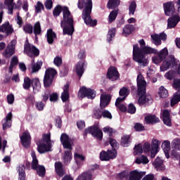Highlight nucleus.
Returning <instances> with one entry per match:
<instances>
[{
  "mask_svg": "<svg viewBox=\"0 0 180 180\" xmlns=\"http://www.w3.org/2000/svg\"><path fill=\"white\" fill-rule=\"evenodd\" d=\"M62 11L63 20L60 22V26L63 29V33L68 34V36H72V33H74V18L71 15L68 7L64 6L63 8L61 6H57L53 9V16H60Z\"/></svg>",
  "mask_w": 180,
  "mask_h": 180,
  "instance_id": "f257e3e1",
  "label": "nucleus"
},
{
  "mask_svg": "<svg viewBox=\"0 0 180 180\" xmlns=\"http://www.w3.org/2000/svg\"><path fill=\"white\" fill-rule=\"evenodd\" d=\"M168 49L164 48L160 51L158 53V55L152 57V61L153 64H161L160 65V71L164 72L165 71H167L169 68H174L175 67V64H176V60H175V57L174 56H170L168 57Z\"/></svg>",
  "mask_w": 180,
  "mask_h": 180,
  "instance_id": "f03ea898",
  "label": "nucleus"
},
{
  "mask_svg": "<svg viewBox=\"0 0 180 180\" xmlns=\"http://www.w3.org/2000/svg\"><path fill=\"white\" fill-rule=\"evenodd\" d=\"M140 49L139 45L134 44L133 48V60L138 63L141 67H146L148 59L146 58V54H158L157 49L146 46Z\"/></svg>",
  "mask_w": 180,
  "mask_h": 180,
  "instance_id": "7ed1b4c3",
  "label": "nucleus"
},
{
  "mask_svg": "<svg viewBox=\"0 0 180 180\" xmlns=\"http://www.w3.org/2000/svg\"><path fill=\"white\" fill-rule=\"evenodd\" d=\"M138 86V94L141 95L138 100V103L141 106L151 101V96H146V88H147V82L144 79V77L141 73H139L136 79Z\"/></svg>",
  "mask_w": 180,
  "mask_h": 180,
  "instance_id": "20e7f679",
  "label": "nucleus"
},
{
  "mask_svg": "<svg viewBox=\"0 0 180 180\" xmlns=\"http://www.w3.org/2000/svg\"><path fill=\"white\" fill-rule=\"evenodd\" d=\"M84 9L82 13V19L87 26H91V0H79L77 7Z\"/></svg>",
  "mask_w": 180,
  "mask_h": 180,
  "instance_id": "39448f33",
  "label": "nucleus"
},
{
  "mask_svg": "<svg viewBox=\"0 0 180 180\" xmlns=\"http://www.w3.org/2000/svg\"><path fill=\"white\" fill-rule=\"evenodd\" d=\"M50 134H45L42 136V141L37 143V151L39 154H44L48 151H51V140Z\"/></svg>",
  "mask_w": 180,
  "mask_h": 180,
  "instance_id": "423d86ee",
  "label": "nucleus"
},
{
  "mask_svg": "<svg viewBox=\"0 0 180 180\" xmlns=\"http://www.w3.org/2000/svg\"><path fill=\"white\" fill-rule=\"evenodd\" d=\"M31 157L32 158V169H36L37 173L39 176H44L46 174V168H44V166L39 165V160L36 157V153H34V151H32L31 153Z\"/></svg>",
  "mask_w": 180,
  "mask_h": 180,
  "instance_id": "0eeeda50",
  "label": "nucleus"
},
{
  "mask_svg": "<svg viewBox=\"0 0 180 180\" xmlns=\"http://www.w3.org/2000/svg\"><path fill=\"white\" fill-rule=\"evenodd\" d=\"M56 74H57V71L54 68H49L46 70L44 77V86L47 88L51 85Z\"/></svg>",
  "mask_w": 180,
  "mask_h": 180,
  "instance_id": "6e6552de",
  "label": "nucleus"
},
{
  "mask_svg": "<svg viewBox=\"0 0 180 180\" xmlns=\"http://www.w3.org/2000/svg\"><path fill=\"white\" fill-rule=\"evenodd\" d=\"M24 53H26L29 57H37L40 52L34 46L30 44H25L24 46Z\"/></svg>",
  "mask_w": 180,
  "mask_h": 180,
  "instance_id": "1a4fd4ad",
  "label": "nucleus"
},
{
  "mask_svg": "<svg viewBox=\"0 0 180 180\" xmlns=\"http://www.w3.org/2000/svg\"><path fill=\"white\" fill-rule=\"evenodd\" d=\"M116 150L113 149L112 150H108V152L102 151L100 153V160L101 161H109V160H112V158H116L117 155Z\"/></svg>",
  "mask_w": 180,
  "mask_h": 180,
  "instance_id": "9d476101",
  "label": "nucleus"
},
{
  "mask_svg": "<svg viewBox=\"0 0 180 180\" xmlns=\"http://www.w3.org/2000/svg\"><path fill=\"white\" fill-rule=\"evenodd\" d=\"M16 46V40H12L7 46L5 51L3 53V56L6 58H9L15 54V46Z\"/></svg>",
  "mask_w": 180,
  "mask_h": 180,
  "instance_id": "9b49d317",
  "label": "nucleus"
},
{
  "mask_svg": "<svg viewBox=\"0 0 180 180\" xmlns=\"http://www.w3.org/2000/svg\"><path fill=\"white\" fill-rule=\"evenodd\" d=\"M60 141L63 146V148L68 150H72V141L67 135V134H62L60 136Z\"/></svg>",
  "mask_w": 180,
  "mask_h": 180,
  "instance_id": "f8f14e48",
  "label": "nucleus"
},
{
  "mask_svg": "<svg viewBox=\"0 0 180 180\" xmlns=\"http://www.w3.org/2000/svg\"><path fill=\"white\" fill-rule=\"evenodd\" d=\"M160 146L161 142L158 139H153L151 141V158H154L158 151H160Z\"/></svg>",
  "mask_w": 180,
  "mask_h": 180,
  "instance_id": "ddd939ff",
  "label": "nucleus"
},
{
  "mask_svg": "<svg viewBox=\"0 0 180 180\" xmlns=\"http://www.w3.org/2000/svg\"><path fill=\"white\" fill-rule=\"evenodd\" d=\"M0 32L6 34V36H10L13 33V27L7 21L0 26Z\"/></svg>",
  "mask_w": 180,
  "mask_h": 180,
  "instance_id": "4468645a",
  "label": "nucleus"
},
{
  "mask_svg": "<svg viewBox=\"0 0 180 180\" xmlns=\"http://www.w3.org/2000/svg\"><path fill=\"white\" fill-rule=\"evenodd\" d=\"M110 99H112V96L110 94H103L101 95L100 98V107L101 109L106 108L109 103H110Z\"/></svg>",
  "mask_w": 180,
  "mask_h": 180,
  "instance_id": "2eb2a0df",
  "label": "nucleus"
},
{
  "mask_svg": "<svg viewBox=\"0 0 180 180\" xmlns=\"http://www.w3.org/2000/svg\"><path fill=\"white\" fill-rule=\"evenodd\" d=\"M107 77L110 81H117L119 79V72L115 67L110 68L108 69Z\"/></svg>",
  "mask_w": 180,
  "mask_h": 180,
  "instance_id": "dca6fc26",
  "label": "nucleus"
},
{
  "mask_svg": "<svg viewBox=\"0 0 180 180\" xmlns=\"http://www.w3.org/2000/svg\"><path fill=\"white\" fill-rule=\"evenodd\" d=\"M78 98L79 99H83V98L91 99V89H88L86 86L81 87L78 92Z\"/></svg>",
  "mask_w": 180,
  "mask_h": 180,
  "instance_id": "f3484780",
  "label": "nucleus"
},
{
  "mask_svg": "<svg viewBox=\"0 0 180 180\" xmlns=\"http://www.w3.org/2000/svg\"><path fill=\"white\" fill-rule=\"evenodd\" d=\"M20 140L23 147L27 148V147L30 146V134L29 133V131H24L22 133V135L20 136Z\"/></svg>",
  "mask_w": 180,
  "mask_h": 180,
  "instance_id": "a211bd4d",
  "label": "nucleus"
},
{
  "mask_svg": "<svg viewBox=\"0 0 180 180\" xmlns=\"http://www.w3.org/2000/svg\"><path fill=\"white\" fill-rule=\"evenodd\" d=\"M165 13L167 16H171L175 13V4L173 2H169L164 4Z\"/></svg>",
  "mask_w": 180,
  "mask_h": 180,
  "instance_id": "6ab92c4d",
  "label": "nucleus"
},
{
  "mask_svg": "<svg viewBox=\"0 0 180 180\" xmlns=\"http://www.w3.org/2000/svg\"><path fill=\"white\" fill-rule=\"evenodd\" d=\"M180 17L178 15H173L167 20V29H172L175 27L179 22Z\"/></svg>",
  "mask_w": 180,
  "mask_h": 180,
  "instance_id": "aec40b11",
  "label": "nucleus"
},
{
  "mask_svg": "<svg viewBox=\"0 0 180 180\" xmlns=\"http://www.w3.org/2000/svg\"><path fill=\"white\" fill-rule=\"evenodd\" d=\"M91 135L94 137H96L97 140H102L103 138V132H102V130L99 129V127L98 125H95L91 127Z\"/></svg>",
  "mask_w": 180,
  "mask_h": 180,
  "instance_id": "412c9836",
  "label": "nucleus"
},
{
  "mask_svg": "<svg viewBox=\"0 0 180 180\" xmlns=\"http://www.w3.org/2000/svg\"><path fill=\"white\" fill-rule=\"evenodd\" d=\"M153 165L154 168L157 169V171H164V169H165V166L164 165V160L158 157L153 163Z\"/></svg>",
  "mask_w": 180,
  "mask_h": 180,
  "instance_id": "4be33fe9",
  "label": "nucleus"
},
{
  "mask_svg": "<svg viewBox=\"0 0 180 180\" xmlns=\"http://www.w3.org/2000/svg\"><path fill=\"white\" fill-rule=\"evenodd\" d=\"M46 39L49 44H53L54 40L57 39V35H56V32H54L52 29H49L47 30Z\"/></svg>",
  "mask_w": 180,
  "mask_h": 180,
  "instance_id": "5701e85b",
  "label": "nucleus"
},
{
  "mask_svg": "<svg viewBox=\"0 0 180 180\" xmlns=\"http://www.w3.org/2000/svg\"><path fill=\"white\" fill-rule=\"evenodd\" d=\"M162 119H163V122L166 126L171 127L172 123H171V116L169 115V111L168 110H165L162 112Z\"/></svg>",
  "mask_w": 180,
  "mask_h": 180,
  "instance_id": "b1692460",
  "label": "nucleus"
},
{
  "mask_svg": "<svg viewBox=\"0 0 180 180\" xmlns=\"http://www.w3.org/2000/svg\"><path fill=\"white\" fill-rule=\"evenodd\" d=\"M162 148L165 153V155L167 158H169V151H171V143L168 141H165L162 144Z\"/></svg>",
  "mask_w": 180,
  "mask_h": 180,
  "instance_id": "393cba45",
  "label": "nucleus"
},
{
  "mask_svg": "<svg viewBox=\"0 0 180 180\" xmlns=\"http://www.w3.org/2000/svg\"><path fill=\"white\" fill-rule=\"evenodd\" d=\"M70 89V84H67L63 86V92L61 94V99L63 102H67L70 98V93L68 92Z\"/></svg>",
  "mask_w": 180,
  "mask_h": 180,
  "instance_id": "a878e982",
  "label": "nucleus"
},
{
  "mask_svg": "<svg viewBox=\"0 0 180 180\" xmlns=\"http://www.w3.org/2000/svg\"><path fill=\"white\" fill-rule=\"evenodd\" d=\"M145 122L147 124H154L160 122V118L155 115H147L145 117Z\"/></svg>",
  "mask_w": 180,
  "mask_h": 180,
  "instance_id": "bb28decb",
  "label": "nucleus"
},
{
  "mask_svg": "<svg viewBox=\"0 0 180 180\" xmlns=\"http://www.w3.org/2000/svg\"><path fill=\"white\" fill-rule=\"evenodd\" d=\"M84 61H79L77 63L75 66V72L78 77H82V74H84Z\"/></svg>",
  "mask_w": 180,
  "mask_h": 180,
  "instance_id": "cd10ccee",
  "label": "nucleus"
},
{
  "mask_svg": "<svg viewBox=\"0 0 180 180\" xmlns=\"http://www.w3.org/2000/svg\"><path fill=\"white\" fill-rule=\"evenodd\" d=\"M5 122L3 123V129H9L12 126V112H8L4 120Z\"/></svg>",
  "mask_w": 180,
  "mask_h": 180,
  "instance_id": "c85d7f7f",
  "label": "nucleus"
},
{
  "mask_svg": "<svg viewBox=\"0 0 180 180\" xmlns=\"http://www.w3.org/2000/svg\"><path fill=\"white\" fill-rule=\"evenodd\" d=\"M31 85L33 88L34 94H36V92H39L41 88V86L40 85V80H39L37 78H34L32 80Z\"/></svg>",
  "mask_w": 180,
  "mask_h": 180,
  "instance_id": "c756f323",
  "label": "nucleus"
},
{
  "mask_svg": "<svg viewBox=\"0 0 180 180\" xmlns=\"http://www.w3.org/2000/svg\"><path fill=\"white\" fill-rule=\"evenodd\" d=\"M18 172V179L19 180H25L26 179V173H25V165H21L17 167Z\"/></svg>",
  "mask_w": 180,
  "mask_h": 180,
  "instance_id": "7c9ffc66",
  "label": "nucleus"
},
{
  "mask_svg": "<svg viewBox=\"0 0 180 180\" xmlns=\"http://www.w3.org/2000/svg\"><path fill=\"white\" fill-rule=\"evenodd\" d=\"M133 32H134V25L128 24L123 28L122 34L123 36H129V34H131Z\"/></svg>",
  "mask_w": 180,
  "mask_h": 180,
  "instance_id": "2f4dec72",
  "label": "nucleus"
},
{
  "mask_svg": "<svg viewBox=\"0 0 180 180\" xmlns=\"http://www.w3.org/2000/svg\"><path fill=\"white\" fill-rule=\"evenodd\" d=\"M124 101V98H121L120 97H118L115 102V106L121 110V112H126L127 110V108L126 105L122 104V102Z\"/></svg>",
  "mask_w": 180,
  "mask_h": 180,
  "instance_id": "473e14b6",
  "label": "nucleus"
},
{
  "mask_svg": "<svg viewBox=\"0 0 180 180\" xmlns=\"http://www.w3.org/2000/svg\"><path fill=\"white\" fill-rule=\"evenodd\" d=\"M42 65H43V62L37 61L36 63H34V59H32L31 72H37V71H39V70L41 68Z\"/></svg>",
  "mask_w": 180,
  "mask_h": 180,
  "instance_id": "72a5a7b5",
  "label": "nucleus"
},
{
  "mask_svg": "<svg viewBox=\"0 0 180 180\" xmlns=\"http://www.w3.org/2000/svg\"><path fill=\"white\" fill-rule=\"evenodd\" d=\"M55 169L58 176H63L64 175V170H63V163H61V162H56L55 163Z\"/></svg>",
  "mask_w": 180,
  "mask_h": 180,
  "instance_id": "f704fd0d",
  "label": "nucleus"
},
{
  "mask_svg": "<svg viewBox=\"0 0 180 180\" xmlns=\"http://www.w3.org/2000/svg\"><path fill=\"white\" fill-rule=\"evenodd\" d=\"M135 162L136 164H143L146 165L148 162H150V160L147 156L141 155L136 159Z\"/></svg>",
  "mask_w": 180,
  "mask_h": 180,
  "instance_id": "c9c22d12",
  "label": "nucleus"
},
{
  "mask_svg": "<svg viewBox=\"0 0 180 180\" xmlns=\"http://www.w3.org/2000/svg\"><path fill=\"white\" fill-rule=\"evenodd\" d=\"M71 160H72V153H71V150L65 151V154L63 155V161L65 164L71 162Z\"/></svg>",
  "mask_w": 180,
  "mask_h": 180,
  "instance_id": "e433bc0d",
  "label": "nucleus"
},
{
  "mask_svg": "<svg viewBox=\"0 0 180 180\" xmlns=\"http://www.w3.org/2000/svg\"><path fill=\"white\" fill-rule=\"evenodd\" d=\"M180 102V91L176 92L171 99V106H175L176 103Z\"/></svg>",
  "mask_w": 180,
  "mask_h": 180,
  "instance_id": "4c0bfd02",
  "label": "nucleus"
},
{
  "mask_svg": "<svg viewBox=\"0 0 180 180\" xmlns=\"http://www.w3.org/2000/svg\"><path fill=\"white\" fill-rule=\"evenodd\" d=\"M180 102V91L176 92L171 99V106H175L176 103Z\"/></svg>",
  "mask_w": 180,
  "mask_h": 180,
  "instance_id": "58836bf2",
  "label": "nucleus"
},
{
  "mask_svg": "<svg viewBox=\"0 0 180 180\" xmlns=\"http://www.w3.org/2000/svg\"><path fill=\"white\" fill-rule=\"evenodd\" d=\"M4 5L7 6L9 15H12L13 12V6L15 5L13 0H5Z\"/></svg>",
  "mask_w": 180,
  "mask_h": 180,
  "instance_id": "ea45409f",
  "label": "nucleus"
},
{
  "mask_svg": "<svg viewBox=\"0 0 180 180\" xmlns=\"http://www.w3.org/2000/svg\"><path fill=\"white\" fill-rule=\"evenodd\" d=\"M74 158L77 165H82V162L85 161V156L79 153H75Z\"/></svg>",
  "mask_w": 180,
  "mask_h": 180,
  "instance_id": "a19ab883",
  "label": "nucleus"
},
{
  "mask_svg": "<svg viewBox=\"0 0 180 180\" xmlns=\"http://www.w3.org/2000/svg\"><path fill=\"white\" fill-rule=\"evenodd\" d=\"M120 96H122L120 97L121 99H126V98H127V96H129V94H130V91L129 90L128 88H126V87H123L122 89H121L120 90Z\"/></svg>",
  "mask_w": 180,
  "mask_h": 180,
  "instance_id": "79ce46f5",
  "label": "nucleus"
},
{
  "mask_svg": "<svg viewBox=\"0 0 180 180\" xmlns=\"http://www.w3.org/2000/svg\"><path fill=\"white\" fill-rule=\"evenodd\" d=\"M120 5V0H110L108 4V9H115V8H117Z\"/></svg>",
  "mask_w": 180,
  "mask_h": 180,
  "instance_id": "37998d69",
  "label": "nucleus"
},
{
  "mask_svg": "<svg viewBox=\"0 0 180 180\" xmlns=\"http://www.w3.org/2000/svg\"><path fill=\"white\" fill-rule=\"evenodd\" d=\"M158 95L160 98H167L168 96V90L164 86L159 88Z\"/></svg>",
  "mask_w": 180,
  "mask_h": 180,
  "instance_id": "c03bdc74",
  "label": "nucleus"
},
{
  "mask_svg": "<svg viewBox=\"0 0 180 180\" xmlns=\"http://www.w3.org/2000/svg\"><path fill=\"white\" fill-rule=\"evenodd\" d=\"M176 73L174 70H169L165 75V77H166V79H169V81H171V79H174V78H176Z\"/></svg>",
  "mask_w": 180,
  "mask_h": 180,
  "instance_id": "a18cd8bd",
  "label": "nucleus"
},
{
  "mask_svg": "<svg viewBox=\"0 0 180 180\" xmlns=\"http://www.w3.org/2000/svg\"><path fill=\"white\" fill-rule=\"evenodd\" d=\"M151 39L153 43L155 44V46H160V44H161V39H160V35L158 34L151 35Z\"/></svg>",
  "mask_w": 180,
  "mask_h": 180,
  "instance_id": "49530a36",
  "label": "nucleus"
},
{
  "mask_svg": "<svg viewBox=\"0 0 180 180\" xmlns=\"http://www.w3.org/2000/svg\"><path fill=\"white\" fill-rule=\"evenodd\" d=\"M41 33V27L39 22H37L34 25V34L37 36Z\"/></svg>",
  "mask_w": 180,
  "mask_h": 180,
  "instance_id": "de8ad7c7",
  "label": "nucleus"
},
{
  "mask_svg": "<svg viewBox=\"0 0 180 180\" xmlns=\"http://www.w3.org/2000/svg\"><path fill=\"white\" fill-rule=\"evenodd\" d=\"M118 11L115 10L110 12L109 16H108V21L110 23H112L113 20H116V17L117 16Z\"/></svg>",
  "mask_w": 180,
  "mask_h": 180,
  "instance_id": "09e8293b",
  "label": "nucleus"
},
{
  "mask_svg": "<svg viewBox=\"0 0 180 180\" xmlns=\"http://www.w3.org/2000/svg\"><path fill=\"white\" fill-rule=\"evenodd\" d=\"M143 151V146H141V143H139L135 146L134 148V155H139V154H141Z\"/></svg>",
  "mask_w": 180,
  "mask_h": 180,
  "instance_id": "8fccbe9b",
  "label": "nucleus"
},
{
  "mask_svg": "<svg viewBox=\"0 0 180 180\" xmlns=\"http://www.w3.org/2000/svg\"><path fill=\"white\" fill-rule=\"evenodd\" d=\"M30 85H32V80L28 77L24 78V82L22 84V86L24 89H29L30 88Z\"/></svg>",
  "mask_w": 180,
  "mask_h": 180,
  "instance_id": "3c124183",
  "label": "nucleus"
},
{
  "mask_svg": "<svg viewBox=\"0 0 180 180\" xmlns=\"http://www.w3.org/2000/svg\"><path fill=\"white\" fill-rule=\"evenodd\" d=\"M131 139L129 136H124L122 138L121 144L123 146V147H127L129 146V143L131 141Z\"/></svg>",
  "mask_w": 180,
  "mask_h": 180,
  "instance_id": "603ef678",
  "label": "nucleus"
},
{
  "mask_svg": "<svg viewBox=\"0 0 180 180\" xmlns=\"http://www.w3.org/2000/svg\"><path fill=\"white\" fill-rule=\"evenodd\" d=\"M76 180H91V174L88 172L82 173Z\"/></svg>",
  "mask_w": 180,
  "mask_h": 180,
  "instance_id": "864d4df0",
  "label": "nucleus"
},
{
  "mask_svg": "<svg viewBox=\"0 0 180 180\" xmlns=\"http://www.w3.org/2000/svg\"><path fill=\"white\" fill-rule=\"evenodd\" d=\"M136 8L137 4H136V1L131 2L129 7V15H134V12H136Z\"/></svg>",
  "mask_w": 180,
  "mask_h": 180,
  "instance_id": "5fc2aeb1",
  "label": "nucleus"
},
{
  "mask_svg": "<svg viewBox=\"0 0 180 180\" xmlns=\"http://www.w3.org/2000/svg\"><path fill=\"white\" fill-rule=\"evenodd\" d=\"M18 63V57L13 56L11 58V65L9 67V72H12V70L13 69V67H15V65H17Z\"/></svg>",
  "mask_w": 180,
  "mask_h": 180,
  "instance_id": "6e6d98bb",
  "label": "nucleus"
},
{
  "mask_svg": "<svg viewBox=\"0 0 180 180\" xmlns=\"http://www.w3.org/2000/svg\"><path fill=\"white\" fill-rule=\"evenodd\" d=\"M115 33H116V29H115V28H112L111 30H110L108 31V34L107 36L108 41H109V42L112 41V39H113V37H115Z\"/></svg>",
  "mask_w": 180,
  "mask_h": 180,
  "instance_id": "4d7b16f0",
  "label": "nucleus"
},
{
  "mask_svg": "<svg viewBox=\"0 0 180 180\" xmlns=\"http://www.w3.org/2000/svg\"><path fill=\"white\" fill-rule=\"evenodd\" d=\"M23 30L25 33H27L28 34H32L33 33V26L30 24H26L23 27Z\"/></svg>",
  "mask_w": 180,
  "mask_h": 180,
  "instance_id": "13d9d810",
  "label": "nucleus"
},
{
  "mask_svg": "<svg viewBox=\"0 0 180 180\" xmlns=\"http://www.w3.org/2000/svg\"><path fill=\"white\" fill-rule=\"evenodd\" d=\"M142 149L143 150V153H150V155H151V144L148 142H146L143 146Z\"/></svg>",
  "mask_w": 180,
  "mask_h": 180,
  "instance_id": "bf43d9fd",
  "label": "nucleus"
},
{
  "mask_svg": "<svg viewBox=\"0 0 180 180\" xmlns=\"http://www.w3.org/2000/svg\"><path fill=\"white\" fill-rule=\"evenodd\" d=\"M93 117L94 119H101V117H102V112H101V110H99V108L94 110Z\"/></svg>",
  "mask_w": 180,
  "mask_h": 180,
  "instance_id": "052dcab7",
  "label": "nucleus"
},
{
  "mask_svg": "<svg viewBox=\"0 0 180 180\" xmlns=\"http://www.w3.org/2000/svg\"><path fill=\"white\" fill-rule=\"evenodd\" d=\"M43 9H44V6L43 5V4H41V2L38 1L37 3V5L35 6L36 13H40V12H41Z\"/></svg>",
  "mask_w": 180,
  "mask_h": 180,
  "instance_id": "680f3d73",
  "label": "nucleus"
},
{
  "mask_svg": "<svg viewBox=\"0 0 180 180\" xmlns=\"http://www.w3.org/2000/svg\"><path fill=\"white\" fill-rule=\"evenodd\" d=\"M6 99L8 105H13V102H15V96L13 94H10L7 95Z\"/></svg>",
  "mask_w": 180,
  "mask_h": 180,
  "instance_id": "e2e57ef3",
  "label": "nucleus"
},
{
  "mask_svg": "<svg viewBox=\"0 0 180 180\" xmlns=\"http://www.w3.org/2000/svg\"><path fill=\"white\" fill-rule=\"evenodd\" d=\"M172 146L176 150H180V140L179 139H174L172 142Z\"/></svg>",
  "mask_w": 180,
  "mask_h": 180,
  "instance_id": "0e129e2a",
  "label": "nucleus"
},
{
  "mask_svg": "<svg viewBox=\"0 0 180 180\" xmlns=\"http://www.w3.org/2000/svg\"><path fill=\"white\" fill-rule=\"evenodd\" d=\"M53 63L56 67H60L63 64V59L60 56H56L53 60Z\"/></svg>",
  "mask_w": 180,
  "mask_h": 180,
  "instance_id": "69168bd1",
  "label": "nucleus"
},
{
  "mask_svg": "<svg viewBox=\"0 0 180 180\" xmlns=\"http://www.w3.org/2000/svg\"><path fill=\"white\" fill-rule=\"evenodd\" d=\"M174 70H175L176 77H180V63L178 61L176 62L174 65Z\"/></svg>",
  "mask_w": 180,
  "mask_h": 180,
  "instance_id": "338daca9",
  "label": "nucleus"
},
{
  "mask_svg": "<svg viewBox=\"0 0 180 180\" xmlns=\"http://www.w3.org/2000/svg\"><path fill=\"white\" fill-rule=\"evenodd\" d=\"M174 88L180 92V79H176L174 81Z\"/></svg>",
  "mask_w": 180,
  "mask_h": 180,
  "instance_id": "774afa93",
  "label": "nucleus"
}]
</instances>
